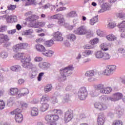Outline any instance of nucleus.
<instances>
[{
  "label": "nucleus",
  "instance_id": "nucleus-6",
  "mask_svg": "<svg viewBox=\"0 0 125 125\" xmlns=\"http://www.w3.org/2000/svg\"><path fill=\"white\" fill-rule=\"evenodd\" d=\"M59 120V116L57 115H47L45 117V121L50 125H56V122Z\"/></svg>",
  "mask_w": 125,
  "mask_h": 125
},
{
  "label": "nucleus",
  "instance_id": "nucleus-42",
  "mask_svg": "<svg viewBox=\"0 0 125 125\" xmlns=\"http://www.w3.org/2000/svg\"><path fill=\"white\" fill-rule=\"evenodd\" d=\"M13 49L15 52H17L19 49H21V46L20 44H16V45L14 46L13 47Z\"/></svg>",
  "mask_w": 125,
  "mask_h": 125
},
{
  "label": "nucleus",
  "instance_id": "nucleus-37",
  "mask_svg": "<svg viewBox=\"0 0 125 125\" xmlns=\"http://www.w3.org/2000/svg\"><path fill=\"white\" fill-rule=\"evenodd\" d=\"M34 33V30L32 29H28L25 30L23 33V36H29Z\"/></svg>",
  "mask_w": 125,
  "mask_h": 125
},
{
  "label": "nucleus",
  "instance_id": "nucleus-23",
  "mask_svg": "<svg viewBox=\"0 0 125 125\" xmlns=\"http://www.w3.org/2000/svg\"><path fill=\"white\" fill-rule=\"evenodd\" d=\"M92 54H93V51L90 50H86L82 52V55L84 57H88V56L92 55Z\"/></svg>",
  "mask_w": 125,
  "mask_h": 125
},
{
  "label": "nucleus",
  "instance_id": "nucleus-31",
  "mask_svg": "<svg viewBox=\"0 0 125 125\" xmlns=\"http://www.w3.org/2000/svg\"><path fill=\"white\" fill-rule=\"evenodd\" d=\"M67 39L70 40L71 42H75L77 40V36L74 34H69L67 36Z\"/></svg>",
  "mask_w": 125,
  "mask_h": 125
},
{
  "label": "nucleus",
  "instance_id": "nucleus-3",
  "mask_svg": "<svg viewBox=\"0 0 125 125\" xmlns=\"http://www.w3.org/2000/svg\"><path fill=\"white\" fill-rule=\"evenodd\" d=\"M37 19H39V16L35 15L27 18V21L31 22L29 23L30 27H32L33 28H40V27H43L45 25V23L43 21L37 22L36 21Z\"/></svg>",
  "mask_w": 125,
  "mask_h": 125
},
{
  "label": "nucleus",
  "instance_id": "nucleus-55",
  "mask_svg": "<svg viewBox=\"0 0 125 125\" xmlns=\"http://www.w3.org/2000/svg\"><path fill=\"white\" fill-rule=\"evenodd\" d=\"M13 98H10L8 100L7 105L8 106H12L13 104Z\"/></svg>",
  "mask_w": 125,
  "mask_h": 125
},
{
  "label": "nucleus",
  "instance_id": "nucleus-41",
  "mask_svg": "<svg viewBox=\"0 0 125 125\" xmlns=\"http://www.w3.org/2000/svg\"><path fill=\"white\" fill-rule=\"evenodd\" d=\"M108 109V105L106 104L102 103L101 104V109L100 111H105Z\"/></svg>",
  "mask_w": 125,
  "mask_h": 125
},
{
  "label": "nucleus",
  "instance_id": "nucleus-29",
  "mask_svg": "<svg viewBox=\"0 0 125 125\" xmlns=\"http://www.w3.org/2000/svg\"><path fill=\"white\" fill-rule=\"evenodd\" d=\"M18 89L17 88H11L9 91L10 95H16L18 93Z\"/></svg>",
  "mask_w": 125,
  "mask_h": 125
},
{
  "label": "nucleus",
  "instance_id": "nucleus-53",
  "mask_svg": "<svg viewBox=\"0 0 125 125\" xmlns=\"http://www.w3.org/2000/svg\"><path fill=\"white\" fill-rule=\"evenodd\" d=\"M21 105L22 109H26L28 107V104L24 102H21Z\"/></svg>",
  "mask_w": 125,
  "mask_h": 125
},
{
  "label": "nucleus",
  "instance_id": "nucleus-7",
  "mask_svg": "<svg viewBox=\"0 0 125 125\" xmlns=\"http://www.w3.org/2000/svg\"><path fill=\"white\" fill-rule=\"evenodd\" d=\"M21 113H22V109L19 108H17L10 112L11 115H15V120L16 123H22L23 115Z\"/></svg>",
  "mask_w": 125,
  "mask_h": 125
},
{
  "label": "nucleus",
  "instance_id": "nucleus-51",
  "mask_svg": "<svg viewBox=\"0 0 125 125\" xmlns=\"http://www.w3.org/2000/svg\"><path fill=\"white\" fill-rule=\"evenodd\" d=\"M105 86L103 84H99L97 85V88L98 90H103Z\"/></svg>",
  "mask_w": 125,
  "mask_h": 125
},
{
  "label": "nucleus",
  "instance_id": "nucleus-21",
  "mask_svg": "<svg viewBox=\"0 0 125 125\" xmlns=\"http://www.w3.org/2000/svg\"><path fill=\"white\" fill-rule=\"evenodd\" d=\"M112 92V88L110 87H104L103 90H100V92L101 93L104 94H109V93H111Z\"/></svg>",
  "mask_w": 125,
  "mask_h": 125
},
{
  "label": "nucleus",
  "instance_id": "nucleus-5",
  "mask_svg": "<svg viewBox=\"0 0 125 125\" xmlns=\"http://www.w3.org/2000/svg\"><path fill=\"white\" fill-rule=\"evenodd\" d=\"M49 100V98L47 95H44L41 98L40 103L42 104V105L40 107V110L42 112H45L49 107V105L47 104Z\"/></svg>",
  "mask_w": 125,
  "mask_h": 125
},
{
  "label": "nucleus",
  "instance_id": "nucleus-28",
  "mask_svg": "<svg viewBox=\"0 0 125 125\" xmlns=\"http://www.w3.org/2000/svg\"><path fill=\"white\" fill-rule=\"evenodd\" d=\"M10 70L13 72H19L21 70V66L20 65H14L10 67Z\"/></svg>",
  "mask_w": 125,
  "mask_h": 125
},
{
  "label": "nucleus",
  "instance_id": "nucleus-24",
  "mask_svg": "<svg viewBox=\"0 0 125 125\" xmlns=\"http://www.w3.org/2000/svg\"><path fill=\"white\" fill-rule=\"evenodd\" d=\"M53 89V87L51 84H47L44 88V91L45 93H48Z\"/></svg>",
  "mask_w": 125,
  "mask_h": 125
},
{
  "label": "nucleus",
  "instance_id": "nucleus-15",
  "mask_svg": "<svg viewBox=\"0 0 125 125\" xmlns=\"http://www.w3.org/2000/svg\"><path fill=\"white\" fill-rule=\"evenodd\" d=\"M35 47L38 52H41L42 54H43V52H44V50H45V47L41 44H36Z\"/></svg>",
  "mask_w": 125,
  "mask_h": 125
},
{
  "label": "nucleus",
  "instance_id": "nucleus-10",
  "mask_svg": "<svg viewBox=\"0 0 125 125\" xmlns=\"http://www.w3.org/2000/svg\"><path fill=\"white\" fill-rule=\"evenodd\" d=\"M74 118V114H73V111L71 109H68L64 113V121L65 123H69L71 122V120H73Z\"/></svg>",
  "mask_w": 125,
  "mask_h": 125
},
{
  "label": "nucleus",
  "instance_id": "nucleus-16",
  "mask_svg": "<svg viewBox=\"0 0 125 125\" xmlns=\"http://www.w3.org/2000/svg\"><path fill=\"white\" fill-rule=\"evenodd\" d=\"M8 41H9V38L7 35L0 34V43H3Z\"/></svg>",
  "mask_w": 125,
  "mask_h": 125
},
{
  "label": "nucleus",
  "instance_id": "nucleus-47",
  "mask_svg": "<svg viewBox=\"0 0 125 125\" xmlns=\"http://www.w3.org/2000/svg\"><path fill=\"white\" fill-rule=\"evenodd\" d=\"M5 107V104H4V102H3V100H0V110H3Z\"/></svg>",
  "mask_w": 125,
  "mask_h": 125
},
{
  "label": "nucleus",
  "instance_id": "nucleus-57",
  "mask_svg": "<svg viewBox=\"0 0 125 125\" xmlns=\"http://www.w3.org/2000/svg\"><path fill=\"white\" fill-rule=\"evenodd\" d=\"M16 33V29L7 31V34H8V35H14V34H15Z\"/></svg>",
  "mask_w": 125,
  "mask_h": 125
},
{
  "label": "nucleus",
  "instance_id": "nucleus-27",
  "mask_svg": "<svg viewBox=\"0 0 125 125\" xmlns=\"http://www.w3.org/2000/svg\"><path fill=\"white\" fill-rule=\"evenodd\" d=\"M106 38L107 40H108V41H110V42L116 41V40L117 39V37H116V36H115L113 34H111L107 35L106 37Z\"/></svg>",
  "mask_w": 125,
  "mask_h": 125
},
{
  "label": "nucleus",
  "instance_id": "nucleus-35",
  "mask_svg": "<svg viewBox=\"0 0 125 125\" xmlns=\"http://www.w3.org/2000/svg\"><path fill=\"white\" fill-rule=\"evenodd\" d=\"M117 27H118L119 29H120L121 31H123L122 29H125V21H123L119 23L117 25Z\"/></svg>",
  "mask_w": 125,
  "mask_h": 125
},
{
  "label": "nucleus",
  "instance_id": "nucleus-49",
  "mask_svg": "<svg viewBox=\"0 0 125 125\" xmlns=\"http://www.w3.org/2000/svg\"><path fill=\"white\" fill-rule=\"evenodd\" d=\"M100 48L102 50H104V51H107L108 50V48L106 46V44L105 43H102L100 45Z\"/></svg>",
  "mask_w": 125,
  "mask_h": 125
},
{
  "label": "nucleus",
  "instance_id": "nucleus-32",
  "mask_svg": "<svg viewBox=\"0 0 125 125\" xmlns=\"http://www.w3.org/2000/svg\"><path fill=\"white\" fill-rule=\"evenodd\" d=\"M111 6V3H104L103 4L102 7H103V9H104V10L106 11V10H109Z\"/></svg>",
  "mask_w": 125,
  "mask_h": 125
},
{
  "label": "nucleus",
  "instance_id": "nucleus-61",
  "mask_svg": "<svg viewBox=\"0 0 125 125\" xmlns=\"http://www.w3.org/2000/svg\"><path fill=\"white\" fill-rule=\"evenodd\" d=\"M58 102V100H57V98L56 97H54L51 99V103L52 104H55L56 103H57Z\"/></svg>",
  "mask_w": 125,
  "mask_h": 125
},
{
  "label": "nucleus",
  "instance_id": "nucleus-59",
  "mask_svg": "<svg viewBox=\"0 0 125 125\" xmlns=\"http://www.w3.org/2000/svg\"><path fill=\"white\" fill-rule=\"evenodd\" d=\"M63 18H64V16L62 14H57V20H61V19H63Z\"/></svg>",
  "mask_w": 125,
  "mask_h": 125
},
{
  "label": "nucleus",
  "instance_id": "nucleus-9",
  "mask_svg": "<svg viewBox=\"0 0 125 125\" xmlns=\"http://www.w3.org/2000/svg\"><path fill=\"white\" fill-rule=\"evenodd\" d=\"M116 65H109L108 66L106 69L102 72V75L104 76H110L112 75V74L116 71Z\"/></svg>",
  "mask_w": 125,
  "mask_h": 125
},
{
  "label": "nucleus",
  "instance_id": "nucleus-40",
  "mask_svg": "<svg viewBox=\"0 0 125 125\" xmlns=\"http://www.w3.org/2000/svg\"><path fill=\"white\" fill-rule=\"evenodd\" d=\"M101 103L99 102H96L94 104V107L97 110H99L100 111V109L101 108Z\"/></svg>",
  "mask_w": 125,
  "mask_h": 125
},
{
  "label": "nucleus",
  "instance_id": "nucleus-60",
  "mask_svg": "<svg viewBox=\"0 0 125 125\" xmlns=\"http://www.w3.org/2000/svg\"><path fill=\"white\" fill-rule=\"evenodd\" d=\"M58 24L59 26H63L64 24V18H63V19L59 20Z\"/></svg>",
  "mask_w": 125,
  "mask_h": 125
},
{
  "label": "nucleus",
  "instance_id": "nucleus-1",
  "mask_svg": "<svg viewBox=\"0 0 125 125\" xmlns=\"http://www.w3.org/2000/svg\"><path fill=\"white\" fill-rule=\"evenodd\" d=\"M16 58L18 60L21 59V62L23 68L25 69H32V68H33L34 65L31 62L32 61L31 56H24V53H19L16 55Z\"/></svg>",
  "mask_w": 125,
  "mask_h": 125
},
{
  "label": "nucleus",
  "instance_id": "nucleus-63",
  "mask_svg": "<svg viewBox=\"0 0 125 125\" xmlns=\"http://www.w3.org/2000/svg\"><path fill=\"white\" fill-rule=\"evenodd\" d=\"M73 85H68L66 86L65 89L67 91H70V90H72L73 89Z\"/></svg>",
  "mask_w": 125,
  "mask_h": 125
},
{
  "label": "nucleus",
  "instance_id": "nucleus-58",
  "mask_svg": "<svg viewBox=\"0 0 125 125\" xmlns=\"http://www.w3.org/2000/svg\"><path fill=\"white\" fill-rule=\"evenodd\" d=\"M97 34L99 37H103L104 36V32L99 29L97 31Z\"/></svg>",
  "mask_w": 125,
  "mask_h": 125
},
{
  "label": "nucleus",
  "instance_id": "nucleus-13",
  "mask_svg": "<svg viewBox=\"0 0 125 125\" xmlns=\"http://www.w3.org/2000/svg\"><path fill=\"white\" fill-rule=\"evenodd\" d=\"M38 66L39 68L42 69V70H47V69L50 68L51 64L48 62H44L39 63Z\"/></svg>",
  "mask_w": 125,
  "mask_h": 125
},
{
  "label": "nucleus",
  "instance_id": "nucleus-4",
  "mask_svg": "<svg viewBox=\"0 0 125 125\" xmlns=\"http://www.w3.org/2000/svg\"><path fill=\"white\" fill-rule=\"evenodd\" d=\"M113 97H105L104 96H102L100 98L102 99V101H119L121 99H123V94L120 92H117L113 94Z\"/></svg>",
  "mask_w": 125,
  "mask_h": 125
},
{
  "label": "nucleus",
  "instance_id": "nucleus-46",
  "mask_svg": "<svg viewBox=\"0 0 125 125\" xmlns=\"http://www.w3.org/2000/svg\"><path fill=\"white\" fill-rule=\"evenodd\" d=\"M20 44L21 45V49H26L29 46V44H28V43H21Z\"/></svg>",
  "mask_w": 125,
  "mask_h": 125
},
{
  "label": "nucleus",
  "instance_id": "nucleus-48",
  "mask_svg": "<svg viewBox=\"0 0 125 125\" xmlns=\"http://www.w3.org/2000/svg\"><path fill=\"white\" fill-rule=\"evenodd\" d=\"M63 99L64 102H67L68 101V100H69V99H70V95H69V94H64L63 96Z\"/></svg>",
  "mask_w": 125,
  "mask_h": 125
},
{
  "label": "nucleus",
  "instance_id": "nucleus-20",
  "mask_svg": "<svg viewBox=\"0 0 125 125\" xmlns=\"http://www.w3.org/2000/svg\"><path fill=\"white\" fill-rule=\"evenodd\" d=\"M6 20L8 23H15L17 22V17L16 16H8Z\"/></svg>",
  "mask_w": 125,
  "mask_h": 125
},
{
  "label": "nucleus",
  "instance_id": "nucleus-2",
  "mask_svg": "<svg viewBox=\"0 0 125 125\" xmlns=\"http://www.w3.org/2000/svg\"><path fill=\"white\" fill-rule=\"evenodd\" d=\"M75 67L73 65H69L64 68H62L60 70V75L58 78L59 82H65L67 80V77L71 76L74 71Z\"/></svg>",
  "mask_w": 125,
  "mask_h": 125
},
{
  "label": "nucleus",
  "instance_id": "nucleus-22",
  "mask_svg": "<svg viewBox=\"0 0 125 125\" xmlns=\"http://www.w3.org/2000/svg\"><path fill=\"white\" fill-rule=\"evenodd\" d=\"M97 74V71L95 70H92L87 71L85 74V76L86 77H93V76H95Z\"/></svg>",
  "mask_w": 125,
  "mask_h": 125
},
{
  "label": "nucleus",
  "instance_id": "nucleus-62",
  "mask_svg": "<svg viewBox=\"0 0 125 125\" xmlns=\"http://www.w3.org/2000/svg\"><path fill=\"white\" fill-rule=\"evenodd\" d=\"M117 51L119 53H125V49L124 48L120 47V48H119L118 49V51Z\"/></svg>",
  "mask_w": 125,
  "mask_h": 125
},
{
  "label": "nucleus",
  "instance_id": "nucleus-50",
  "mask_svg": "<svg viewBox=\"0 0 125 125\" xmlns=\"http://www.w3.org/2000/svg\"><path fill=\"white\" fill-rule=\"evenodd\" d=\"M43 60V59L42 57L37 56L34 58L35 62H42Z\"/></svg>",
  "mask_w": 125,
  "mask_h": 125
},
{
  "label": "nucleus",
  "instance_id": "nucleus-14",
  "mask_svg": "<svg viewBox=\"0 0 125 125\" xmlns=\"http://www.w3.org/2000/svg\"><path fill=\"white\" fill-rule=\"evenodd\" d=\"M54 40L58 41V42H62L63 41V37H62V34L59 31L54 33Z\"/></svg>",
  "mask_w": 125,
  "mask_h": 125
},
{
  "label": "nucleus",
  "instance_id": "nucleus-45",
  "mask_svg": "<svg viewBox=\"0 0 125 125\" xmlns=\"http://www.w3.org/2000/svg\"><path fill=\"white\" fill-rule=\"evenodd\" d=\"M112 125H124V123L121 120H115L113 122Z\"/></svg>",
  "mask_w": 125,
  "mask_h": 125
},
{
  "label": "nucleus",
  "instance_id": "nucleus-39",
  "mask_svg": "<svg viewBox=\"0 0 125 125\" xmlns=\"http://www.w3.org/2000/svg\"><path fill=\"white\" fill-rule=\"evenodd\" d=\"M76 16H77V13L75 11H71L67 14V17L73 18Z\"/></svg>",
  "mask_w": 125,
  "mask_h": 125
},
{
  "label": "nucleus",
  "instance_id": "nucleus-54",
  "mask_svg": "<svg viewBox=\"0 0 125 125\" xmlns=\"http://www.w3.org/2000/svg\"><path fill=\"white\" fill-rule=\"evenodd\" d=\"M43 75H44V72H41L40 73H39L38 77V82H41V81H42V77H43Z\"/></svg>",
  "mask_w": 125,
  "mask_h": 125
},
{
  "label": "nucleus",
  "instance_id": "nucleus-8",
  "mask_svg": "<svg viewBox=\"0 0 125 125\" xmlns=\"http://www.w3.org/2000/svg\"><path fill=\"white\" fill-rule=\"evenodd\" d=\"M78 96L80 100H85L87 97V90L85 87L80 88L78 92Z\"/></svg>",
  "mask_w": 125,
  "mask_h": 125
},
{
  "label": "nucleus",
  "instance_id": "nucleus-33",
  "mask_svg": "<svg viewBox=\"0 0 125 125\" xmlns=\"http://www.w3.org/2000/svg\"><path fill=\"white\" fill-rule=\"evenodd\" d=\"M117 26V23L115 21H110L108 22L107 24V28L108 29H114Z\"/></svg>",
  "mask_w": 125,
  "mask_h": 125
},
{
  "label": "nucleus",
  "instance_id": "nucleus-11",
  "mask_svg": "<svg viewBox=\"0 0 125 125\" xmlns=\"http://www.w3.org/2000/svg\"><path fill=\"white\" fill-rule=\"evenodd\" d=\"M105 115L102 113H100L97 119V124L98 125H104L105 123Z\"/></svg>",
  "mask_w": 125,
  "mask_h": 125
},
{
  "label": "nucleus",
  "instance_id": "nucleus-38",
  "mask_svg": "<svg viewBox=\"0 0 125 125\" xmlns=\"http://www.w3.org/2000/svg\"><path fill=\"white\" fill-rule=\"evenodd\" d=\"M115 110L116 111V114L118 115V118H121V116L124 115V113L122 112L121 108H116Z\"/></svg>",
  "mask_w": 125,
  "mask_h": 125
},
{
  "label": "nucleus",
  "instance_id": "nucleus-36",
  "mask_svg": "<svg viewBox=\"0 0 125 125\" xmlns=\"http://www.w3.org/2000/svg\"><path fill=\"white\" fill-rule=\"evenodd\" d=\"M54 44V42H53V40H51L49 41H47L45 42V45L47 47H50L51 46H52Z\"/></svg>",
  "mask_w": 125,
  "mask_h": 125
},
{
  "label": "nucleus",
  "instance_id": "nucleus-44",
  "mask_svg": "<svg viewBox=\"0 0 125 125\" xmlns=\"http://www.w3.org/2000/svg\"><path fill=\"white\" fill-rule=\"evenodd\" d=\"M90 95L91 97H96L98 95V92H97V90H93L90 92Z\"/></svg>",
  "mask_w": 125,
  "mask_h": 125
},
{
  "label": "nucleus",
  "instance_id": "nucleus-43",
  "mask_svg": "<svg viewBox=\"0 0 125 125\" xmlns=\"http://www.w3.org/2000/svg\"><path fill=\"white\" fill-rule=\"evenodd\" d=\"M98 42H99V40L98 38H95L92 40H91L90 42L91 44H92V46H94L95 44H97V43H98Z\"/></svg>",
  "mask_w": 125,
  "mask_h": 125
},
{
  "label": "nucleus",
  "instance_id": "nucleus-25",
  "mask_svg": "<svg viewBox=\"0 0 125 125\" xmlns=\"http://www.w3.org/2000/svg\"><path fill=\"white\" fill-rule=\"evenodd\" d=\"M8 57V53L6 51H2L0 52V58L6 59Z\"/></svg>",
  "mask_w": 125,
  "mask_h": 125
},
{
  "label": "nucleus",
  "instance_id": "nucleus-19",
  "mask_svg": "<svg viewBox=\"0 0 125 125\" xmlns=\"http://www.w3.org/2000/svg\"><path fill=\"white\" fill-rule=\"evenodd\" d=\"M42 54L47 57H51V56L54 54V52L51 50H46V49H45V50Z\"/></svg>",
  "mask_w": 125,
  "mask_h": 125
},
{
  "label": "nucleus",
  "instance_id": "nucleus-52",
  "mask_svg": "<svg viewBox=\"0 0 125 125\" xmlns=\"http://www.w3.org/2000/svg\"><path fill=\"white\" fill-rule=\"evenodd\" d=\"M38 75V72L37 71H32L31 74H30V77L31 79H34V78H36V76Z\"/></svg>",
  "mask_w": 125,
  "mask_h": 125
},
{
  "label": "nucleus",
  "instance_id": "nucleus-34",
  "mask_svg": "<svg viewBox=\"0 0 125 125\" xmlns=\"http://www.w3.org/2000/svg\"><path fill=\"white\" fill-rule=\"evenodd\" d=\"M111 58V55L108 53L104 52L103 55V60L106 61V60H109Z\"/></svg>",
  "mask_w": 125,
  "mask_h": 125
},
{
  "label": "nucleus",
  "instance_id": "nucleus-17",
  "mask_svg": "<svg viewBox=\"0 0 125 125\" xmlns=\"http://www.w3.org/2000/svg\"><path fill=\"white\" fill-rule=\"evenodd\" d=\"M20 93L18 95L19 96H26L29 94V89L27 88H21L20 89Z\"/></svg>",
  "mask_w": 125,
  "mask_h": 125
},
{
  "label": "nucleus",
  "instance_id": "nucleus-56",
  "mask_svg": "<svg viewBox=\"0 0 125 125\" xmlns=\"http://www.w3.org/2000/svg\"><path fill=\"white\" fill-rule=\"evenodd\" d=\"M117 17H119L120 19H125V14L123 13H119L117 15Z\"/></svg>",
  "mask_w": 125,
  "mask_h": 125
},
{
  "label": "nucleus",
  "instance_id": "nucleus-64",
  "mask_svg": "<svg viewBox=\"0 0 125 125\" xmlns=\"http://www.w3.org/2000/svg\"><path fill=\"white\" fill-rule=\"evenodd\" d=\"M87 38H90L91 37H92V33H91V31H87V30L86 29V33H85Z\"/></svg>",
  "mask_w": 125,
  "mask_h": 125
},
{
  "label": "nucleus",
  "instance_id": "nucleus-18",
  "mask_svg": "<svg viewBox=\"0 0 125 125\" xmlns=\"http://www.w3.org/2000/svg\"><path fill=\"white\" fill-rule=\"evenodd\" d=\"M31 117H37L39 115V109L37 107H32L30 111Z\"/></svg>",
  "mask_w": 125,
  "mask_h": 125
},
{
  "label": "nucleus",
  "instance_id": "nucleus-30",
  "mask_svg": "<svg viewBox=\"0 0 125 125\" xmlns=\"http://www.w3.org/2000/svg\"><path fill=\"white\" fill-rule=\"evenodd\" d=\"M97 22H98V15H97L90 19L89 21V23L91 25H93L96 23H97Z\"/></svg>",
  "mask_w": 125,
  "mask_h": 125
},
{
  "label": "nucleus",
  "instance_id": "nucleus-12",
  "mask_svg": "<svg viewBox=\"0 0 125 125\" xmlns=\"http://www.w3.org/2000/svg\"><path fill=\"white\" fill-rule=\"evenodd\" d=\"M75 33L76 35H85L86 33V27L85 26H80L75 31Z\"/></svg>",
  "mask_w": 125,
  "mask_h": 125
},
{
  "label": "nucleus",
  "instance_id": "nucleus-26",
  "mask_svg": "<svg viewBox=\"0 0 125 125\" xmlns=\"http://www.w3.org/2000/svg\"><path fill=\"white\" fill-rule=\"evenodd\" d=\"M104 53L101 51H98L95 53V56L97 59H102Z\"/></svg>",
  "mask_w": 125,
  "mask_h": 125
}]
</instances>
